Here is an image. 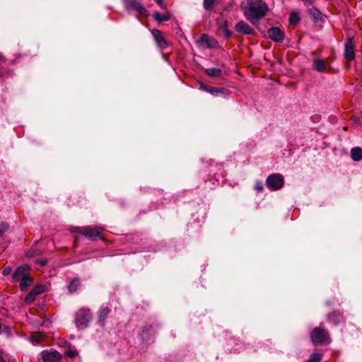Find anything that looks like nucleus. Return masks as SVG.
I'll list each match as a JSON object with an SVG mask.
<instances>
[{
    "instance_id": "39448f33",
    "label": "nucleus",
    "mask_w": 362,
    "mask_h": 362,
    "mask_svg": "<svg viewBox=\"0 0 362 362\" xmlns=\"http://www.w3.org/2000/svg\"><path fill=\"white\" fill-rule=\"evenodd\" d=\"M284 184V177L279 173H273L269 175L266 180L267 187L272 191L280 189Z\"/></svg>"
},
{
    "instance_id": "423d86ee",
    "label": "nucleus",
    "mask_w": 362,
    "mask_h": 362,
    "mask_svg": "<svg viewBox=\"0 0 362 362\" xmlns=\"http://www.w3.org/2000/svg\"><path fill=\"white\" fill-rule=\"evenodd\" d=\"M355 45L352 38H348L344 46V58L347 62H351L355 58Z\"/></svg>"
},
{
    "instance_id": "a878e982",
    "label": "nucleus",
    "mask_w": 362,
    "mask_h": 362,
    "mask_svg": "<svg viewBox=\"0 0 362 362\" xmlns=\"http://www.w3.org/2000/svg\"><path fill=\"white\" fill-rule=\"evenodd\" d=\"M44 291L45 286L42 284L37 285L31 290V291L34 293L35 296L42 293Z\"/></svg>"
},
{
    "instance_id": "f257e3e1",
    "label": "nucleus",
    "mask_w": 362,
    "mask_h": 362,
    "mask_svg": "<svg viewBox=\"0 0 362 362\" xmlns=\"http://www.w3.org/2000/svg\"><path fill=\"white\" fill-rule=\"evenodd\" d=\"M245 16L253 25L258 23L259 20L264 18L268 11V5L262 0H255L243 7Z\"/></svg>"
},
{
    "instance_id": "cd10ccee",
    "label": "nucleus",
    "mask_w": 362,
    "mask_h": 362,
    "mask_svg": "<svg viewBox=\"0 0 362 362\" xmlns=\"http://www.w3.org/2000/svg\"><path fill=\"white\" fill-rule=\"evenodd\" d=\"M35 297H36L35 294L30 291L29 292V293L25 298V303L26 304H30V303H33L34 301Z\"/></svg>"
},
{
    "instance_id": "4468645a",
    "label": "nucleus",
    "mask_w": 362,
    "mask_h": 362,
    "mask_svg": "<svg viewBox=\"0 0 362 362\" xmlns=\"http://www.w3.org/2000/svg\"><path fill=\"white\" fill-rule=\"evenodd\" d=\"M200 42L203 46L208 48L216 47L218 45L217 41L214 38L209 37L206 34L202 35Z\"/></svg>"
},
{
    "instance_id": "473e14b6",
    "label": "nucleus",
    "mask_w": 362,
    "mask_h": 362,
    "mask_svg": "<svg viewBox=\"0 0 362 362\" xmlns=\"http://www.w3.org/2000/svg\"><path fill=\"white\" fill-rule=\"evenodd\" d=\"M11 271L12 269L10 267H5L2 271V274L5 276H8L11 274Z\"/></svg>"
},
{
    "instance_id": "f704fd0d",
    "label": "nucleus",
    "mask_w": 362,
    "mask_h": 362,
    "mask_svg": "<svg viewBox=\"0 0 362 362\" xmlns=\"http://www.w3.org/2000/svg\"><path fill=\"white\" fill-rule=\"evenodd\" d=\"M210 86H208L204 83H201L200 84V89H202V90L204 91H206V92H209V90H210Z\"/></svg>"
},
{
    "instance_id": "2eb2a0df",
    "label": "nucleus",
    "mask_w": 362,
    "mask_h": 362,
    "mask_svg": "<svg viewBox=\"0 0 362 362\" xmlns=\"http://www.w3.org/2000/svg\"><path fill=\"white\" fill-rule=\"evenodd\" d=\"M110 312V308L106 305H102L98 311V321L101 326H105V322Z\"/></svg>"
},
{
    "instance_id": "9b49d317",
    "label": "nucleus",
    "mask_w": 362,
    "mask_h": 362,
    "mask_svg": "<svg viewBox=\"0 0 362 362\" xmlns=\"http://www.w3.org/2000/svg\"><path fill=\"white\" fill-rule=\"evenodd\" d=\"M235 29L237 32L244 35H252L255 33V30L246 22L241 21L236 23Z\"/></svg>"
},
{
    "instance_id": "dca6fc26",
    "label": "nucleus",
    "mask_w": 362,
    "mask_h": 362,
    "mask_svg": "<svg viewBox=\"0 0 362 362\" xmlns=\"http://www.w3.org/2000/svg\"><path fill=\"white\" fill-rule=\"evenodd\" d=\"M81 283L79 278L75 277L71 279L69 284L67 285V289L69 291V293L70 294H72L74 292H76L81 286Z\"/></svg>"
},
{
    "instance_id": "c85d7f7f",
    "label": "nucleus",
    "mask_w": 362,
    "mask_h": 362,
    "mask_svg": "<svg viewBox=\"0 0 362 362\" xmlns=\"http://www.w3.org/2000/svg\"><path fill=\"white\" fill-rule=\"evenodd\" d=\"M289 21L291 23L296 24L300 21V18L296 14L293 13L289 18Z\"/></svg>"
},
{
    "instance_id": "4be33fe9",
    "label": "nucleus",
    "mask_w": 362,
    "mask_h": 362,
    "mask_svg": "<svg viewBox=\"0 0 362 362\" xmlns=\"http://www.w3.org/2000/svg\"><path fill=\"white\" fill-rule=\"evenodd\" d=\"M205 73L210 77H220L222 74V71L218 68H208L205 69Z\"/></svg>"
},
{
    "instance_id": "20e7f679",
    "label": "nucleus",
    "mask_w": 362,
    "mask_h": 362,
    "mask_svg": "<svg viewBox=\"0 0 362 362\" xmlns=\"http://www.w3.org/2000/svg\"><path fill=\"white\" fill-rule=\"evenodd\" d=\"M103 230V228L102 227H86L84 229H81L78 227L74 228V230H73V232H77L87 238H88L90 240H95L98 238L100 237V234L102 231Z\"/></svg>"
},
{
    "instance_id": "6e6552de",
    "label": "nucleus",
    "mask_w": 362,
    "mask_h": 362,
    "mask_svg": "<svg viewBox=\"0 0 362 362\" xmlns=\"http://www.w3.org/2000/svg\"><path fill=\"white\" fill-rule=\"evenodd\" d=\"M44 362H59L61 354L57 351H43L41 353Z\"/></svg>"
},
{
    "instance_id": "7ed1b4c3",
    "label": "nucleus",
    "mask_w": 362,
    "mask_h": 362,
    "mask_svg": "<svg viewBox=\"0 0 362 362\" xmlns=\"http://www.w3.org/2000/svg\"><path fill=\"white\" fill-rule=\"evenodd\" d=\"M311 340L315 345L329 343L328 332L322 327H316L311 332Z\"/></svg>"
},
{
    "instance_id": "6ab92c4d",
    "label": "nucleus",
    "mask_w": 362,
    "mask_h": 362,
    "mask_svg": "<svg viewBox=\"0 0 362 362\" xmlns=\"http://www.w3.org/2000/svg\"><path fill=\"white\" fill-rule=\"evenodd\" d=\"M351 156L354 161H360L362 160V148L355 147L351 150Z\"/></svg>"
},
{
    "instance_id": "f8f14e48",
    "label": "nucleus",
    "mask_w": 362,
    "mask_h": 362,
    "mask_svg": "<svg viewBox=\"0 0 362 362\" xmlns=\"http://www.w3.org/2000/svg\"><path fill=\"white\" fill-rule=\"evenodd\" d=\"M29 267L26 264L18 267L12 275V279L14 281H21L29 273Z\"/></svg>"
},
{
    "instance_id": "c756f323",
    "label": "nucleus",
    "mask_w": 362,
    "mask_h": 362,
    "mask_svg": "<svg viewBox=\"0 0 362 362\" xmlns=\"http://www.w3.org/2000/svg\"><path fill=\"white\" fill-rule=\"evenodd\" d=\"M8 229V224L5 222L0 223V236Z\"/></svg>"
},
{
    "instance_id": "4c0bfd02",
    "label": "nucleus",
    "mask_w": 362,
    "mask_h": 362,
    "mask_svg": "<svg viewBox=\"0 0 362 362\" xmlns=\"http://www.w3.org/2000/svg\"><path fill=\"white\" fill-rule=\"evenodd\" d=\"M41 264H42V265L45 264H46V261H42V262H41Z\"/></svg>"
},
{
    "instance_id": "c9c22d12",
    "label": "nucleus",
    "mask_w": 362,
    "mask_h": 362,
    "mask_svg": "<svg viewBox=\"0 0 362 362\" xmlns=\"http://www.w3.org/2000/svg\"><path fill=\"white\" fill-rule=\"evenodd\" d=\"M223 32L226 37H230L232 35V33L227 28L223 29Z\"/></svg>"
},
{
    "instance_id": "0eeeda50",
    "label": "nucleus",
    "mask_w": 362,
    "mask_h": 362,
    "mask_svg": "<svg viewBox=\"0 0 362 362\" xmlns=\"http://www.w3.org/2000/svg\"><path fill=\"white\" fill-rule=\"evenodd\" d=\"M268 36L273 41L276 42H282L284 40V32L278 27H272L267 31Z\"/></svg>"
},
{
    "instance_id": "bb28decb",
    "label": "nucleus",
    "mask_w": 362,
    "mask_h": 362,
    "mask_svg": "<svg viewBox=\"0 0 362 362\" xmlns=\"http://www.w3.org/2000/svg\"><path fill=\"white\" fill-rule=\"evenodd\" d=\"M218 27L221 29L228 28V21L222 18H218L216 20Z\"/></svg>"
},
{
    "instance_id": "aec40b11",
    "label": "nucleus",
    "mask_w": 362,
    "mask_h": 362,
    "mask_svg": "<svg viewBox=\"0 0 362 362\" xmlns=\"http://www.w3.org/2000/svg\"><path fill=\"white\" fill-rule=\"evenodd\" d=\"M153 16L157 22L167 21L170 19V14L168 12H165V13L155 12L153 13Z\"/></svg>"
},
{
    "instance_id": "f3484780",
    "label": "nucleus",
    "mask_w": 362,
    "mask_h": 362,
    "mask_svg": "<svg viewBox=\"0 0 362 362\" xmlns=\"http://www.w3.org/2000/svg\"><path fill=\"white\" fill-rule=\"evenodd\" d=\"M313 68L319 72L325 71L326 70L325 61L322 59H314Z\"/></svg>"
},
{
    "instance_id": "b1692460",
    "label": "nucleus",
    "mask_w": 362,
    "mask_h": 362,
    "mask_svg": "<svg viewBox=\"0 0 362 362\" xmlns=\"http://www.w3.org/2000/svg\"><path fill=\"white\" fill-rule=\"evenodd\" d=\"M226 89L223 88H210L209 93H211L213 95L217 96L219 93H223L224 95H226Z\"/></svg>"
},
{
    "instance_id": "ea45409f",
    "label": "nucleus",
    "mask_w": 362,
    "mask_h": 362,
    "mask_svg": "<svg viewBox=\"0 0 362 362\" xmlns=\"http://www.w3.org/2000/svg\"><path fill=\"white\" fill-rule=\"evenodd\" d=\"M358 119H354V122H356V123L358 122Z\"/></svg>"
},
{
    "instance_id": "e433bc0d",
    "label": "nucleus",
    "mask_w": 362,
    "mask_h": 362,
    "mask_svg": "<svg viewBox=\"0 0 362 362\" xmlns=\"http://www.w3.org/2000/svg\"><path fill=\"white\" fill-rule=\"evenodd\" d=\"M229 9H230V6L226 7V8H224L225 11H228Z\"/></svg>"
},
{
    "instance_id": "ddd939ff",
    "label": "nucleus",
    "mask_w": 362,
    "mask_h": 362,
    "mask_svg": "<svg viewBox=\"0 0 362 362\" xmlns=\"http://www.w3.org/2000/svg\"><path fill=\"white\" fill-rule=\"evenodd\" d=\"M327 320L329 322L334 325H339L343 320V313L339 311H333L327 315Z\"/></svg>"
},
{
    "instance_id": "a211bd4d",
    "label": "nucleus",
    "mask_w": 362,
    "mask_h": 362,
    "mask_svg": "<svg viewBox=\"0 0 362 362\" xmlns=\"http://www.w3.org/2000/svg\"><path fill=\"white\" fill-rule=\"evenodd\" d=\"M308 13L313 18L314 21L322 20V13L316 8H311L308 10Z\"/></svg>"
},
{
    "instance_id": "412c9836",
    "label": "nucleus",
    "mask_w": 362,
    "mask_h": 362,
    "mask_svg": "<svg viewBox=\"0 0 362 362\" xmlns=\"http://www.w3.org/2000/svg\"><path fill=\"white\" fill-rule=\"evenodd\" d=\"M33 282V279L30 277L29 274L20 281V288L24 291L29 287Z\"/></svg>"
},
{
    "instance_id": "58836bf2",
    "label": "nucleus",
    "mask_w": 362,
    "mask_h": 362,
    "mask_svg": "<svg viewBox=\"0 0 362 362\" xmlns=\"http://www.w3.org/2000/svg\"><path fill=\"white\" fill-rule=\"evenodd\" d=\"M326 304H327V305H331V302L327 301Z\"/></svg>"
},
{
    "instance_id": "1a4fd4ad",
    "label": "nucleus",
    "mask_w": 362,
    "mask_h": 362,
    "mask_svg": "<svg viewBox=\"0 0 362 362\" xmlns=\"http://www.w3.org/2000/svg\"><path fill=\"white\" fill-rule=\"evenodd\" d=\"M125 7L127 9L135 10L139 14H146L147 10L138 0H126Z\"/></svg>"
},
{
    "instance_id": "9d476101",
    "label": "nucleus",
    "mask_w": 362,
    "mask_h": 362,
    "mask_svg": "<svg viewBox=\"0 0 362 362\" xmlns=\"http://www.w3.org/2000/svg\"><path fill=\"white\" fill-rule=\"evenodd\" d=\"M151 34L153 36L157 46L160 49H163L168 47V42L160 30L153 29L151 31Z\"/></svg>"
},
{
    "instance_id": "5701e85b",
    "label": "nucleus",
    "mask_w": 362,
    "mask_h": 362,
    "mask_svg": "<svg viewBox=\"0 0 362 362\" xmlns=\"http://www.w3.org/2000/svg\"><path fill=\"white\" fill-rule=\"evenodd\" d=\"M322 355L318 353H313L305 362H320Z\"/></svg>"
},
{
    "instance_id": "2f4dec72",
    "label": "nucleus",
    "mask_w": 362,
    "mask_h": 362,
    "mask_svg": "<svg viewBox=\"0 0 362 362\" xmlns=\"http://www.w3.org/2000/svg\"><path fill=\"white\" fill-rule=\"evenodd\" d=\"M255 189H257L258 192H262L264 189V187H263V184L262 182L260 181H257L255 182Z\"/></svg>"
},
{
    "instance_id": "f03ea898",
    "label": "nucleus",
    "mask_w": 362,
    "mask_h": 362,
    "mask_svg": "<svg viewBox=\"0 0 362 362\" xmlns=\"http://www.w3.org/2000/svg\"><path fill=\"white\" fill-rule=\"evenodd\" d=\"M93 318L92 313L88 308H81L75 314L74 323L78 329L87 328Z\"/></svg>"
},
{
    "instance_id": "72a5a7b5",
    "label": "nucleus",
    "mask_w": 362,
    "mask_h": 362,
    "mask_svg": "<svg viewBox=\"0 0 362 362\" xmlns=\"http://www.w3.org/2000/svg\"><path fill=\"white\" fill-rule=\"evenodd\" d=\"M66 355L70 358H74L78 355V351L74 350L69 351H67Z\"/></svg>"
},
{
    "instance_id": "393cba45",
    "label": "nucleus",
    "mask_w": 362,
    "mask_h": 362,
    "mask_svg": "<svg viewBox=\"0 0 362 362\" xmlns=\"http://www.w3.org/2000/svg\"><path fill=\"white\" fill-rule=\"evenodd\" d=\"M216 0H204L203 7L206 11H210L213 8Z\"/></svg>"
},
{
    "instance_id": "7c9ffc66",
    "label": "nucleus",
    "mask_w": 362,
    "mask_h": 362,
    "mask_svg": "<svg viewBox=\"0 0 362 362\" xmlns=\"http://www.w3.org/2000/svg\"><path fill=\"white\" fill-rule=\"evenodd\" d=\"M154 1L161 8H166L167 3L165 0H154Z\"/></svg>"
}]
</instances>
